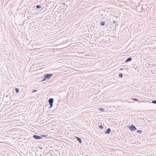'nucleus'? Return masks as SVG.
Instances as JSON below:
<instances>
[{"instance_id":"obj_23","label":"nucleus","mask_w":156,"mask_h":156,"mask_svg":"<svg viewBox=\"0 0 156 156\" xmlns=\"http://www.w3.org/2000/svg\"><path fill=\"white\" fill-rule=\"evenodd\" d=\"M116 23V21H113V23Z\"/></svg>"},{"instance_id":"obj_11","label":"nucleus","mask_w":156,"mask_h":156,"mask_svg":"<svg viewBox=\"0 0 156 156\" xmlns=\"http://www.w3.org/2000/svg\"><path fill=\"white\" fill-rule=\"evenodd\" d=\"M41 7V6L39 5H37L36 6V8L37 9H40V8Z\"/></svg>"},{"instance_id":"obj_19","label":"nucleus","mask_w":156,"mask_h":156,"mask_svg":"<svg viewBox=\"0 0 156 156\" xmlns=\"http://www.w3.org/2000/svg\"><path fill=\"white\" fill-rule=\"evenodd\" d=\"M152 103L154 104H156V100L153 101Z\"/></svg>"},{"instance_id":"obj_13","label":"nucleus","mask_w":156,"mask_h":156,"mask_svg":"<svg viewBox=\"0 0 156 156\" xmlns=\"http://www.w3.org/2000/svg\"><path fill=\"white\" fill-rule=\"evenodd\" d=\"M99 128L100 129H103V126L102 125H99Z\"/></svg>"},{"instance_id":"obj_24","label":"nucleus","mask_w":156,"mask_h":156,"mask_svg":"<svg viewBox=\"0 0 156 156\" xmlns=\"http://www.w3.org/2000/svg\"><path fill=\"white\" fill-rule=\"evenodd\" d=\"M62 4H65L63 3H62Z\"/></svg>"},{"instance_id":"obj_22","label":"nucleus","mask_w":156,"mask_h":156,"mask_svg":"<svg viewBox=\"0 0 156 156\" xmlns=\"http://www.w3.org/2000/svg\"><path fill=\"white\" fill-rule=\"evenodd\" d=\"M39 149H40V150H42V149L43 148H42V147H39Z\"/></svg>"},{"instance_id":"obj_21","label":"nucleus","mask_w":156,"mask_h":156,"mask_svg":"<svg viewBox=\"0 0 156 156\" xmlns=\"http://www.w3.org/2000/svg\"><path fill=\"white\" fill-rule=\"evenodd\" d=\"M46 136V135H41V137H42V136H43V137H45V136Z\"/></svg>"},{"instance_id":"obj_20","label":"nucleus","mask_w":156,"mask_h":156,"mask_svg":"<svg viewBox=\"0 0 156 156\" xmlns=\"http://www.w3.org/2000/svg\"><path fill=\"white\" fill-rule=\"evenodd\" d=\"M37 91V90H33L32 91V93H34V92H36Z\"/></svg>"},{"instance_id":"obj_6","label":"nucleus","mask_w":156,"mask_h":156,"mask_svg":"<svg viewBox=\"0 0 156 156\" xmlns=\"http://www.w3.org/2000/svg\"><path fill=\"white\" fill-rule=\"evenodd\" d=\"M77 140L79 142L80 144L82 143V141L81 139L78 137H76Z\"/></svg>"},{"instance_id":"obj_4","label":"nucleus","mask_w":156,"mask_h":156,"mask_svg":"<svg viewBox=\"0 0 156 156\" xmlns=\"http://www.w3.org/2000/svg\"><path fill=\"white\" fill-rule=\"evenodd\" d=\"M54 102V99L52 98H50L48 100V103L49 104H53Z\"/></svg>"},{"instance_id":"obj_18","label":"nucleus","mask_w":156,"mask_h":156,"mask_svg":"<svg viewBox=\"0 0 156 156\" xmlns=\"http://www.w3.org/2000/svg\"><path fill=\"white\" fill-rule=\"evenodd\" d=\"M50 105V107H49V108H51L52 106H53V104H49Z\"/></svg>"},{"instance_id":"obj_3","label":"nucleus","mask_w":156,"mask_h":156,"mask_svg":"<svg viewBox=\"0 0 156 156\" xmlns=\"http://www.w3.org/2000/svg\"><path fill=\"white\" fill-rule=\"evenodd\" d=\"M33 137L34 138L37 140H40L42 138L41 136L36 135H34Z\"/></svg>"},{"instance_id":"obj_16","label":"nucleus","mask_w":156,"mask_h":156,"mask_svg":"<svg viewBox=\"0 0 156 156\" xmlns=\"http://www.w3.org/2000/svg\"><path fill=\"white\" fill-rule=\"evenodd\" d=\"M47 79V78H45V77L44 76V78L42 79V81H44L45 80H46Z\"/></svg>"},{"instance_id":"obj_14","label":"nucleus","mask_w":156,"mask_h":156,"mask_svg":"<svg viewBox=\"0 0 156 156\" xmlns=\"http://www.w3.org/2000/svg\"><path fill=\"white\" fill-rule=\"evenodd\" d=\"M119 76L120 77L122 78L123 76V75L122 73H120L119 75Z\"/></svg>"},{"instance_id":"obj_17","label":"nucleus","mask_w":156,"mask_h":156,"mask_svg":"<svg viewBox=\"0 0 156 156\" xmlns=\"http://www.w3.org/2000/svg\"><path fill=\"white\" fill-rule=\"evenodd\" d=\"M100 110L101 111H104L105 110V109L103 108H100Z\"/></svg>"},{"instance_id":"obj_5","label":"nucleus","mask_w":156,"mask_h":156,"mask_svg":"<svg viewBox=\"0 0 156 156\" xmlns=\"http://www.w3.org/2000/svg\"><path fill=\"white\" fill-rule=\"evenodd\" d=\"M111 132V130L110 128H108L105 132L106 134H109Z\"/></svg>"},{"instance_id":"obj_1","label":"nucleus","mask_w":156,"mask_h":156,"mask_svg":"<svg viewBox=\"0 0 156 156\" xmlns=\"http://www.w3.org/2000/svg\"><path fill=\"white\" fill-rule=\"evenodd\" d=\"M129 129L132 131H134L136 129V128L133 125H131L129 126Z\"/></svg>"},{"instance_id":"obj_9","label":"nucleus","mask_w":156,"mask_h":156,"mask_svg":"<svg viewBox=\"0 0 156 156\" xmlns=\"http://www.w3.org/2000/svg\"><path fill=\"white\" fill-rule=\"evenodd\" d=\"M105 23L104 22H102L101 23L100 25L101 26H104L105 25Z\"/></svg>"},{"instance_id":"obj_10","label":"nucleus","mask_w":156,"mask_h":156,"mask_svg":"<svg viewBox=\"0 0 156 156\" xmlns=\"http://www.w3.org/2000/svg\"><path fill=\"white\" fill-rule=\"evenodd\" d=\"M136 132L140 134L142 133V131L141 130H137L136 131Z\"/></svg>"},{"instance_id":"obj_2","label":"nucleus","mask_w":156,"mask_h":156,"mask_svg":"<svg viewBox=\"0 0 156 156\" xmlns=\"http://www.w3.org/2000/svg\"><path fill=\"white\" fill-rule=\"evenodd\" d=\"M52 74H47L44 75V76H45L47 79H49L52 77Z\"/></svg>"},{"instance_id":"obj_12","label":"nucleus","mask_w":156,"mask_h":156,"mask_svg":"<svg viewBox=\"0 0 156 156\" xmlns=\"http://www.w3.org/2000/svg\"><path fill=\"white\" fill-rule=\"evenodd\" d=\"M15 90L16 92L17 93H18L19 92V89L16 88Z\"/></svg>"},{"instance_id":"obj_8","label":"nucleus","mask_w":156,"mask_h":156,"mask_svg":"<svg viewBox=\"0 0 156 156\" xmlns=\"http://www.w3.org/2000/svg\"><path fill=\"white\" fill-rule=\"evenodd\" d=\"M48 155V156H53V153L51 152H49L45 154V155Z\"/></svg>"},{"instance_id":"obj_7","label":"nucleus","mask_w":156,"mask_h":156,"mask_svg":"<svg viewBox=\"0 0 156 156\" xmlns=\"http://www.w3.org/2000/svg\"><path fill=\"white\" fill-rule=\"evenodd\" d=\"M132 58L131 57H129L125 61V62H130L132 60Z\"/></svg>"},{"instance_id":"obj_15","label":"nucleus","mask_w":156,"mask_h":156,"mask_svg":"<svg viewBox=\"0 0 156 156\" xmlns=\"http://www.w3.org/2000/svg\"><path fill=\"white\" fill-rule=\"evenodd\" d=\"M132 99L136 101H137V102L139 101L138 99L137 98H132Z\"/></svg>"}]
</instances>
